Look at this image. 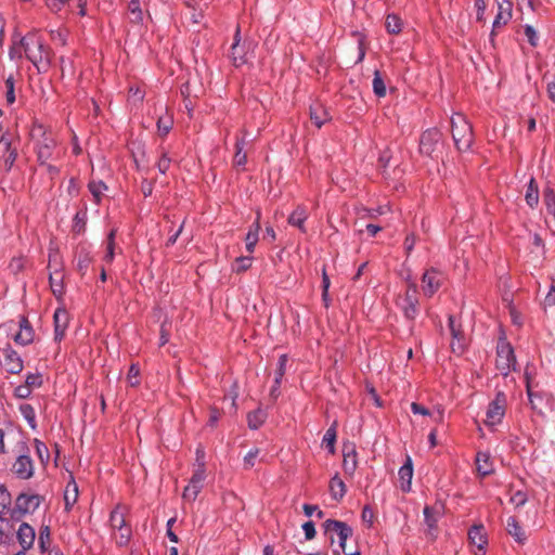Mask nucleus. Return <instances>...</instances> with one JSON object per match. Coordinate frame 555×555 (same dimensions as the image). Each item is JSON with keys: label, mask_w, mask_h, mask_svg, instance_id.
<instances>
[{"label": "nucleus", "mask_w": 555, "mask_h": 555, "mask_svg": "<svg viewBox=\"0 0 555 555\" xmlns=\"http://www.w3.org/2000/svg\"><path fill=\"white\" fill-rule=\"evenodd\" d=\"M18 44L23 48L26 59L34 64L39 74L48 72L51 66V50L38 30H31L21 37Z\"/></svg>", "instance_id": "1"}, {"label": "nucleus", "mask_w": 555, "mask_h": 555, "mask_svg": "<svg viewBox=\"0 0 555 555\" xmlns=\"http://www.w3.org/2000/svg\"><path fill=\"white\" fill-rule=\"evenodd\" d=\"M452 139L459 152H467L474 142L473 127L466 117L456 113L451 117Z\"/></svg>", "instance_id": "2"}, {"label": "nucleus", "mask_w": 555, "mask_h": 555, "mask_svg": "<svg viewBox=\"0 0 555 555\" xmlns=\"http://www.w3.org/2000/svg\"><path fill=\"white\" fill-rule=\"evenodd\" d=\"M127 507L117 504L109 514V525L113 530L118 531L116 544L119 547L127 546L132 537L131 526L126 520Z\"/></svg>", "instance_id": "3"}, {"label": "nucleus", "mask_w": 555, "mask_h": 555, "mask_svg": "<svg viewBox=\"0 0 555 555\" xmlns=\"http://www.w3.org/2000/svg\"><path fill=\"white\" fill-rule=\"evenodd\" d=\"M516 363L514 348L505 338H500L496 345V369L503 376H507L516 370Z\"/></svg>", "instance_id": "4"}, {"label": "nucleus", "mask_w": 555, "mask_h": 555, "mask_svg": "<svg viewBox=\"0 0 555 555\" xmlns=\"http://www.w3.org/2000/svg\"><path fill=\"white\" fill-rule=\"evenodd\" d=\"M21 454L12 465V472L16 478L28 480L34 477L35 464L30 456V450L26 442L20 444Z\"/></svg>", "instance_id": "5"}, {"label": "nucleus", "mask_w": 555, "mask_h": 555, "mask_svg": "<svg viewBox=\"0 0 555 555\" xmlns=\"http://www.w3.org/2000/svg\"><path fill=\"white\" fill-rule=\"evenodd\" d=\"M324 532H335L338 537L339 550H334V555H340V552H345L346 542L353 534V529L347 522L336 519H326L322 525Z\"/></svg>", "instance_id": "6"}, {"label": "nucleus", "mask_w": 555, "mask_h": 555, "mask_svg": "<svg viewBox=\"0 0 555 555\" xmlns=\"http://www.w3.org/2000/svg\"><path fill=\"white\" fill-rule=\"evenodd\" d=\"M43 498L39 494L21 493L15 500V507L11 517L18 520L22 516L35 512L41 504Z\"/></svg>", "instance_id": "7"}, {"label": "nucleus", "mask_w": 555, "mask_h": 555, "mask_svg": "<svg viewBox=\"0 0 555 555\" xmlns=\"http://www.w3.org/2000/svg\"><path fill=\"white\" fill-rule=\"evenodd\" d=\"M506 411V395L503 391H498L494 399L489 403L486 413V424L495 426L500 424Z\"/></svg>", "instance_id": "8"}, {"label": "nucleus", "mask_w": 555, "mask_h": 555, "mask_svg": "<svg viewBox=\"0 0 555 555\" xmlns=\"http://www.w3.org/2000/svg\"><path fill=\"white\" fill-rule=\"evenodd\" d=\"M57 142L51 132L43 131L41 139L36 143L37 159L40 165L53 159Z\"/></svg>", "instance_id": "9"}, {"label": "nucleus", "mask_w": 555, "mask_h": 555, "mask_svg": "<svg viewBox=\"0 0 555 555\" xmlns=\"http://www.w3.org/2000/svg\"><path fill=\"white\" fill-rule=\"evenodd\" d=\"M17 155V146L13 144V137L9 132L2 133L0 137V163H3L7 172L12 169Z\"/></svg>", "instance_id": "10"}, {"label": "nucleus", "mask_w": 555, "mask_h": 555, "mask_svg": "<svg viewBox=\"0 0 555 555\" xmlns=\"http://www.w3.org/2000/svg\"><path fill=\"white\" fill-rule=\"evenodd\" d=\"M400 308L406 320L413 322L418 314V298H417V285L414 282L409 284V287L402 299Z\"/></svg>", "instance_id": "11"}, {"label": "nucleus", "mask_w": 555, "mask_h": 555, "mask_svg": "<svg viewBox=\"0 0 555 555\" xmlns=\"http://www.w3.org/2000/svg\"><path fill=\"white\" fill-rule=\"evenodd\" d=\"M206 478V466L205 463H199L197 468L193 472V475L189 481V485L183 490V499L189 501H195L198 493L203 488V482Z\"/></svg>", "instance_id": "12"}, {"label": "nucleus", "mask_w": 555, "mask_h": 555, "mask_svg": "<svg viewBox=\"0 0 555 555\" xmlns=\"http://www.w3.org/2000/svg\"><path fill=\"white\" fill-rule=\"evenodd\" d=\"M441 138L442 133L437 128L425 130L420 138V153L428 157H434V153Z\"/></svg>", "instance_id": "13"}, {"label": "nucleus", "mask_w": 555, "mask_h": 555, "mask_svg": "<svg viewBox=\"0 0 555 555\" xmlns=\"http://www.w3.org/2000/svg\"><path fill=\"white\" fill-rule=\"evenodd\" d=\"M444 276L440 270L436 268L427 269L422 276L423 292L425 296L431 297L436 294L442 286Z\"/></svg>", "instance_id": "14"}, {"label": "nucleus", "mask_w": 555, "mask_h": 555, "mask_svg": "<svg viewBox=\"0 0 555 555\" xmlns=\"http://www.w3.org/2000/svg\"><path fill=\"white\" fill-rule=\"evenodd\" d=\"M76 270L83 276L93 261L91 246L87 243H79L74 251Z\"/></svg>", "instance_id": "15"}, {"label": "nucleus", "mask_w": 555, "mask_h": 555, "mask_svg": "<svg viewBox=\"0 0 555 555\" xmlns=\"http://www.w3.org/2000/svg\"><path fill=\"white\" fill-rule=\"evenodd\" d=\"M512 9L513 3L509 0H502V2L498 3V13L492 23V30L490 34V39L493 41V38L496 31L505 26L512 18Z\"/></svg>", "instance_id": "16"}, {"label": "nucleus", "mask_w": 555, "mask_h": 555, "mask_svg": "<svg viewBox=\"0 0 555 555\" xmlns=\"http://www.w3.org/2000/svg\"><path fill=\"white\" fill-rule=\"evenodd\" d=\"M3 353V366L10 374H18L23 371L24 364L20 354L12 348L11 345H7L2 349Z\"/></svg>", "instance_id": "17"}, {"label": "nucleus", "mask_w": 555, "mask_h": 555, "mask_svg": "<svg viewBox=\"0 0 555 555\" xmlns=\"http://www.w3.org/2000/svg\"><path fill=\"white\" fill-rule=\"evenodd\" d=\"M54 340L60 343L64 337L69 324V314L66 309L57 308L53 314Z\"/></svg>", "instance_id": "18"}, {"label": "nucleus", "mask_w": 555, "mask_h": 555, "mask_svg": "<svg viewBox=\"0 0 555 555\" xmlns=\"http://www.w3.org/2000/svg\"><path fill=\"white\" fill-rule=\"evenodd\" d=\"M448 325L453 338L451 343V349L455 353H462L465 349L464 344V332L461 328L460 324H456L455 318L453 315H449Z\"/></svg>", "instance_id": "19"}, {"label": "nucleus", "mask_w": 555, "mask_h": 555, "mask_svg": "<svg viewBox=\"0 0 555 555\" xmlns=\"http://www.w3.org/2000/svg\"><path fill=\"white\" fill-rule=\"evenodd\" d=\"M20 331L14 335L13 339L21 346H27L34 341L35 332L28 319L24 315L18 321Z\"/></svg>", "instance_id": "20"}, {"label": "nucleus", "mask_w": 555, "mask_h": 555, "mask_svg": "<svg viewBox=\"0 0 555 555\" xmlns=\"http://www.w3.org/2000/svg\"><path fill=\"white\" fill-rule=\"evenodd\" d=\"M444 505L442 502L437 501L434 505H426L423 509L424 521L429 530L437 529L439 518L442 516Z\"/></svg>", "instance_id": "21"}, {"label": "nucleus", "mask_w": 555, "mask_h": 555, "mask_svg": "<svg viewBox=\"0 0 555 555\" xmlns=\"http://www.w3.org/2000/svg\"><path fill=\"white\" fill-rule=\"evenodd\" d=\"M287 361V354L283 353L279 357L276 370L274 373V382L270 389V397L273 399V401H275L280 396V387L282 384V379L286 373Z\"/></svg>", "instance_id": "22"}, {"label": "nucleus", "mask_w": 555, "mask_h": 555, "mask_svg": "<svg viewBox=\"0 0 555 555\" xmlns=\"http://www.w3.org/2000/svg\"><path fill=\"white\" fill-rule=\"evenodd\" d=\"M526 377V391L529 399L530 406L533 411H535L539 415H542V402L544 399H547L550 397L546 392H535L532 390L531 383H530V376L529 373L526 371L525 373Z\"/></svg>", "instance_id": "23"}, {"label": "nucleus", "mask_w": 555, "mask_h": 555, "mask_svg": "<svg viewBox=\"0 0 555 555\" xmlns=\"http://www.w3.org/2000/svg\"><path fill=\"white\" fill-rule=\"evenodd\" d=\"M231 59L233 65L240 67L247 62L245 47L241 44V29L236 28L234 41L231 47Z\"/></svg>", "instance_id": "24"}, {"label": "nucleus", "mask_w": 555, "mask_h": 555, "mask_svg": "<svg viewBox=\"0 0 555 555\" xmlns=\"http://www.w3.org/2000/svg\"><path fill=\"white\" fill-rule=\"evenodd\" d=\"M17 541L22 548L29 550L33 547L36 533L35 529L27 522H22L16 532Z\"/></svg>", "instance_id": "25"}, {"label": "nucleus", "mask_w": 555, "mask_h": 555, "mask_svg": "<svg viewBox=\"0 0 555 555\" xmlns=\"http://www.w3.org/2000/svg\"><path fill=\"white\" fill-rule=\"evenodd\" d=\"M468 540L473 545H476L479 551L485 553L486 545L488 544V538L485 532L483 525H474L468 530Z\"/></svg>", "instance_id": "26"}, {"label": "nucleus", "mask_w": 555, "mask_h": 555, "mask_svg": "<svg viewBox=\"0 0 555 555\" xmlns=\"http://www.w3.org/2000/svg\"><path fill=\"white\" fill-rule=\"evenodd\" d=\"M343 467L346 474L352 475L357 468V451L353 443H345L343 447Z\"/></svg>", "instance_id": "27"}, {"label": "nucleus", "mask_w": 555, "mask_h": 555, "mask_svg": "<svg viewBox=\"0 0 555 555\" xmlns=\"http://www.w3.org/2000/svg\"><path fill=\"white\" fill-rule=\"evenodd\" d=\"M310 119L317 128H321L331 120V115L326 107L321 103H314L309 107Z\"/></svg>", "instance_id": "28"}, {"label": "nucleus", "mask_w": 555, "mask_h": 555, "mask_svg": "<svg viewBox=\"0 0 555 555\" xmlns=\"http://www.w3.org/2000/svg\"><path fill=\"white\" fill-rule=\"evenodd\" d=\"M308 219V212L305 206L298 205L293 212L288 216L287 222L296 227L300 230V232L306 233L307 229L305 227V222Z\"/></svg>", "instance_id": "29"}, {"label": "nucleus", "mask_w": 555, "mask_h": 555, "mask_svg": "<svg viewBox=\"0 0 555 555\" xmlns=\"http://www.w3.org/2000/svg\"><path fill=\"white\" fill-rule=\"evenodd\" d=\"M399 478L401 480V490L409 492L411 490V481L413 477V464L410 456L406 457L405 463L399 469Z\"/></svg>", "instance_id": "30"}, {"label": "nucleus", "mask_w": 555, "mask_h": 555, "mask_svg": "<svg viewBox=\"0 0 555 555\" xmlns=\"http://www.w3.org/2000/svg\"><path fill=\"white\" fill-rule=\"evenodd\" d=\"M506 530H507L508 534L511 537H513L517 543L524 544L526 542L527 535H526L522 527L516 519V517L511 516L507 518Z\"/></svg>", "instance_id": "31"}, {"label": "nucleus", "mask_w": 555, "mask_h": 555, "mask_svg": "<svg viewBox=\"0 0 555 555\" xmlns=\"http://www.w3.org/2000/svg\"><path fill=\"white\" fill-rule=\"evenodd\" d=\"M476 468L482 477L489 476L494 472L491 456L487 452H478L476 454Z\"/></svg>", "instance_id": "32"}, {"label": "nucleus", "mask_w": 555, "mask_h": 555, "mask_svg": "<svg viewBox=\"0 0 555 555\" xmlns=\"http://www.w3.org/2000/svg\"><path fill=\"white\" fill-rule=\"evenodd\" d=\"M331 496L334 501L339 502L343 500L347 492L346 485L344 480L336 474L331 480L328 485Z\"/></svg>", "instance_id": "33"}, {"label": "nucleus", "mask_w": 555, "mask_h": 555, "mask_svg": "<svg viewBox=\"0 0 555 555\" xmlns=\"http://www.w3.org/2000/svg\"><path fill=\"white\" fill-rule=\"evenodd\" d=\"M259 219H260V212L257 214L256 221L250 225V228L245 236L246 250L249 254L254 253L255 246L258 242V236H259V231H260Z\"/></svg>", "instance_id": "34"}, {"label": "nucleus", "mask_w": 555, "mask_h": 555, "mask_svg": "<svg viewBox=\"0 0 555 555\" xmlns=\"http://www.w3.org/2000/svg\"><path fill=\"white\" fill-rule=\"evenodd\" d=\"M64 274L61 271H50L49 272V284L53 295L57 298L64 295V284H63Z\"/></svg>", "instance_id": "35"}, {"label": "nucleus", "mask_w": 555, "mask_h": 555, "mask_svg": "<svg viewBox=\"0 0 555 555\" xmlns=\"http://www.w3.org/2000/svg\"><path fill=\"white\" fill-rule=\"evenodd\" d=\"M267 417L268 413L261 408L250 411L247 414V425L249 429L256 430L260 428L264 424Z\"/></svg>", "instance_id": "36"}, {"label": "nucleus", "mask_w": 555, "mask_h": 555, "mask_svg": "<svg viewBox=\"0 0 555 555\" xmlns=\"http://www.w3.org/2000/svg\"><path fill=\"white\" fill-rule=\"evenodd\" d=\"M48 270L63 272V260L59 248L51 242L49 246Z\"/></svg>", "instance_id": "37"}, {"label": "nucleus", "mask_w": 555, "mask_h": 555, "mask_svg": "<svg viewBox=\"0 0 555 555\" xmlns=\"http://www.w3.org/2000/svg\"><path fill=\"white\" fill-rule=\"evenodd\" d=\"M337 421H334L332 425L328 427V429L325 431L322 443L327 449L328 453L334 454L335 453V442L337 438Z\"/></svg>", "instance_id": "38"}, {"label": "nucleus", "mask_w": 555, "mask_h": 555, "mask_svg": "<svg viewBox=\"0 0 555 555\" xmlns=\"http://www.w3.org/2000/svg\"><path fill=\"white\" fill-rule=\"evenodd\" d=\"M527 205L530 208H535L539 203V186L534 178H531L525 195Z\"/></svg>", "instance_id": "39"}, {"label": "nucleus", "mask_w": 555, "mask_h": 555, "mask_svg": "<svg viewBox=\"0 0 555 555\" xmlns=\"http://www.w3.org/2000/svg\"><path fill=\"white\" fill-rule=\"evenodd\" d=\"M87 207L76 212L73 219L72 230L75 234H82L86 231L87 225Z\"/></svg>", "instance_id": "40"}, {"label": "nucleus", "mask_w": 555, "mask_h": 555, "mask_svg": "<svg viewBox=\"0 0 555 555\" xmlns=\"http://www.w3.org/2000/svg\"><path fill=\"white\" fill-rule=\"evenodd\" d=\"M88 190L92 194L94 203L99 205L104 191L107 190V185L102 180H91L88 183Z\"/></svg>", "instance_id": "41"}, {"label": "nucleus", "mask_w": 555, "mask_h": 555, "mask_svg": "<svg viewBox=\"0 0 555 555\" xmlns=\"http://www.w3.org/2000/svg\"><path fill=\"white\" fill-rule=\"evenodd\" d=\"M22 416L25 418V421L28 423L29 427L31 429L37 428V421H36V412L31 404L29 403H23L18 408Z\"/></svg>", "instance_id": "42"}, {"label": "nucleus", "mask_w": 555, "mask_h": 555, "mask_svg": "<svg viewBox=\"0 0 555 555\" xmlns=\"http://www.w3.org/2000/svg\"><path fill=\"white\" fill-rule=\"evenodd\" d=\"M385 27L391 35H398L402 30V20L397 14H388L385 21Z\"/></svg>", "instance_id": "43"}, {"label": "nucleus", "mask_w": 555, "mask_h": 555, "mask_svg": "<svg viewBox=\"0 0 555 555\" xmlns=\"http://www.w3.org/2000/svg\"><path fill=\"white\" fill-rule=\"evenodd\" d=\"M117 230L112 229L107 234L106 238V253L103 257V260L107 263H112L115 257V237Z\"/></svg>", "instance_id": "44"}, {"label": "nucleus", "mask_w": 555, "mask_h": 555, "mask_svg": "<svg viewBox=\"0 0 555 555\" xmlns=\"http://www.w3.org/2000/svg\"><path fill=\"white\" fill-rule=\"evenodd\" d=\"M37 456L40 463L46 466L50 461V452L46 443L37 438L34 439Z\"/></svg>", "instance_id": "45"}, {"label": "nucleus", "mask_w": 555, "mask_h": 555, "mask_svg": "<svg viewBox=\"0 0 555 555\" xmlns=\"http://www.w3.org/2000/svg\"><path fill=\"white\" fill-rule=\"evenodd\" d=\"M373 85V92L377 98H384L386 95V83L382 77V74L379 70L374 72V78L372 81Z\"/></svg>", "instance_id": "46"}, {"label": "nucleus", "mask_w": 555, "mask_h": 555, "mask_svg": "<svg viewBox=\"0 0 555 555\" xmlns=\"http://www.w3.org/2000/svg\"><path fill=\"white\" fill-rule=\"evenodd\" d=\"M245 145L244 139L237 140L235 143V155H234V165L236 167H244L247 163L246 153L243 152Z\"/></svg>", "instance_id": "47"}, {"label": "nucleus", "mask_w": 555, "mask_h": 555, "mask_svg": "<svg viewBox=\"0 0 555 555\" xmlns=\"http://www.w3.org/2000/svg\"><path fill=\"white\" fill-rule=\"evenodd\" d=\"M50 541H51L50 527L42 526L39 530V539H38L39 548L42 553L47 552L49 550Z\"/></svg>", "instance_id": "48"}, {"label": "nucleus", "mask_w": 555, "mask_h": 555, "mask_svg": "<svg viewBox=\"0 0 555 555\" xmlns=\"http://www.w3.org/2000/svg\"><path fill=\"white\" fill-rule=\"evenodd\" d=\"M253 263V257L250 256H240L235 259L234 266L232 270L236 273H242L247 271Z\"/></svg>", "instance_id": "49"}, {"label": "nucleus", "mask_w": 555, "mask_h": 555, "mask_svg": "<svg viewBox=\"0 0 555 555\" xmlns=\"http://www.w3.org/2000/svg\"><path fill=\"white\" fill-rule=\"evenodd\" d=\"M128 9L130 11V14L132 15L131 22L135 24H140L143 22V13L140 8V1L139 0H130L128 4Z\"/></svg>", "instance_id": "50"}, {"label": "nucleus", "mask_w": 555, "mask_h": 555, "mask_svg": "<svg viewBox=\"0 0 555 555\" xmlns=\"http://www.w3.org/2000/svg\"><path fill=\"white\" fill-rule=\"evenodd\" d=\"M543 202L548 214H555V191L551 186H546L543 191Z\"/></svg>", "instance_id": "51"}, {"label": "nucleus", "mask_w": 555, "mask_h": 555, "mask_svg": "<svg viewBox=\"0 0 555 555\" xmlns=\"http://www.w3.org/2000/svg\"><path fill=\"white\" fill-rule=\"evenodd\" d=\"M173 120L171 117H159L157 120L158 133L163 137L167 135L172 129Z\"/></svg>", "instance_id": "52"}, {"label": "nucleus", "mask_w": 555, "mask_h": 555, "mask_svg": "<svg viewBox=\"0 0 555 555\" xmlns=\"http://www.w3.org/2000/svg\"><path fill=\"white\" fill-rule=\"evenodd\" d=\"M11 505V494L8 489L0 483V515L4 513V511H9Z\"/></svg>", "instance_id": "53"}, {"label": "nucleus", "mask_w": 555, "mask_h": 555, "mask_svg": "<svg viewBox=\"0 0 555 555\" xmlns=\"http://www.w3.org/2000/svg\"><path fill=\"white\" fill-rule=\"evenodd\" d=\"M528 501V495L525 491L518 490L514 492L509 499V502L514 504L516 508L524 506Z\"/></svg>", "instance_id": "54"}, {"label": "nucleus", "mask_w": 555, "mask_h": 555, "mask_svg": "<svg viewBox=\"0 0 555 555\" xmlns=\"http://www.w3.org/2000/svg\"><path fill=\"white\" fill-rule=\"evenodd\" d=\"M524 33H525V36L527 37L529 44L531 47L535 48L539 43V37H538V34H537L534 27L527 24L524 26Z\"/></svg>", "instance_id": "55"}, {"label": "nucleus", "mask_w": 555, "mask_h": 555, "mask_svg": "<svg viewBox=\"0 0 555 555\" xmlns=\"http://www.w3.org/2000/svg\"><path fill=\"white\" fill-rule=\"evenodd\" d=\"M5 100L8 104H13L15 102V90H14V78L9 76L5 79Z\"/></svg>", "instance_id": "56"}, {"label": "nucleus", "mask_w": 555, "mask_h": 555, "mask_svg": "<svg viewBox=\"0 0 555 555\" xmlns=\"http://www.w3.org/2000/svg\"><path fill=\"white\" fill-rule=\"evenodd\" d=\"M544 79L546 80L547 96L553 103H555V73L551 76L545 75Z\"/></svg>", "instance_id": "57"}, {"label": "nucleus", "mask_w": 555, "mask_h": 555, "mask_svg": "<svg viewBox=\"0 0 555 555\" xmlns=\"http://www.w3.org/2000/svg\"><path fill=\"white\" fill-rule=\"evenodd\" d=\"M171 159L168 157V154L166 152H163L156 166L160 173H166L167 170L170 167Z\"/></svg>", "instance_id": "58"}, {"label": "nucleus", "mask_w": 555, "mask_h": 555, "mask_svg": "<svg viewBox=\"0 0 555 555\" xmlns=\"http://www.w3.org/2000/svg\"><path fill=\"white\" fill-rule=\"evenodd\" d=\"M25 385L28 386L29 389L31 387H40L42 385V377L38 373H29L26 376Z\"/></svg>", "instance_id": "59"}, {"label": "nucleus", "mask_w": 555, "mask_h": 555, "mask_svg": "<svg viewBox=\"0 0 555 555\" xmlns=\"http://www.w3.org/2000/svg\"><path fill=\"white\" fill-rule=\"evenodd\" d=\"M78 498V488L75 482H73V498H70L68 490L65 492L64 501H65V509L69 511L74 503Z\"/></svg>", "instance_id": "60"}, {"label": "nucleus", "mask_w": 555, "mask_h": 555, "mask_svg": "<svg viewBox=\"0 0 555 555\" xmlns=\"http://www.w3.org/2000/svg\"><path fill=\"white\" fill-rule=\"evenodd\" d=\"M260 451L258 448H254L248 451L244 456V465L246 468H251L255 465V460L259 455Z\"/></svg>", "instance_id": "61"}, {"label": "nucleus", "mask_w": 555, "mask_h": 555, "mask_svg": "<svg viewBox=\"0 0 555 555\" xmlns=\"http://www.w3.org/2000/svg\"><path fill=\"white\" fill-rule=\"evenodd\" d=\"M221 417V412L216 406H210L207 426L216 427Z\"/></svg>", "instance_id": "62"}, {"label": "nucleus", "mask_w": 555, "mask_h": 555, "mask_svg": "<svg viewBox=\"0 0 555 555\" xmlns=\"http://www.w3.org/2000/svg\"><path fill=\"white\" fill-rule=\"evenodd\" d=\"M302 530L305 532L306 540L314 539L317 531H315V526H314L313 521L309 520V521H306L305 524H302Z\"/></svg>", "instance_id": "63"}, {"label": "nucleus", "mask_w": 555, "mask_h": 555, "mask_svg": "<svg viewBox=\"0 0 555 555\" xmlns=\"http://www.w3.org/2000/svg\"><path fill=\"white\" fill-rule=\"evenodd\" d=\"M69 0H46V5L53 12L61 11Z\"/></svg>", "instance_id": "64"}]
</instances>
